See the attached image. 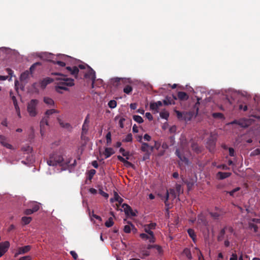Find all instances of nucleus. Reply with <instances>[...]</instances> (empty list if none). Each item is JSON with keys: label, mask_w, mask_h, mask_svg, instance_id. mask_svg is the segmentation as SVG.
<instances>
[{"label": "nucleus", "mask_w": 260, "mask_h": 260, "mask_svg": "<svg viewBox=\"0 0 260 260\" xmlns=\"http://www.w3.org/2000/svg\"><path fill=\"white\" fill-rule=\"evenodd\" d=\"M71 158L64 159L61 155L57 153H53L50 155L49 159L47 160V164L49 166H55L59 165L64 169H66L70 167H74L76 164V160L74 159L73 163L71 164Z\"/></svg>", "instance_id": "obj_1"}, {"label": "nucleus", "mask_w": 260, "mask_h": 260, "mask_svg": "<svg viewBox=\"0 0 260 260\" xmlns=\"http://www.w3.org/2000/svg\"><path fill=\"white\" fill-rule=\"evenodd\" d=\"M54 75H59L60 77L56 78V80L58 81L56 86V90L60 92L59 89L67 90V86H72L74 85V80L71 78H66L65 76L59 73H54Z\"/></svg>", "instance_id": "obj_2"}, {"label": "nucleus", "mask_w": 260, "mask_h": 260, "mask_svg": "<svg viewBox=\"0 0 260 260\" xmlns=\"http://www.w3.org/2000/svg\"><path fill=\"white\" fill-rule=\"evenodd\" d=\"M39 103V101L36 99H32L28 103L27 106V111L31 117H35L37 115L38 112L37 107Z\"/></svg>", "instance_id": "obj_3"}, {"label": "nucleus", "mask_w": 260, "mask_h": 260, "mask_svg": "<svg viewBox=\"0 0 260 260\" xmlns=\"http://www.w3.org/2000/svg\"><path fill=\"white\" fill-rule=\"evenodd\" d=\"M171 196L173 199H175L176 198V197L178 196L177 193L175 191L174 189L171 188L169 189V190H167L165 196L164 197V202L166 207H167L166 210L167 211H169L170 209V205L168 202V199L169 198V196Z\"/></svg>", "instance_id": "obj_4"}, {"label": "nucleus", "mask_w": 260, "mask_h": 260, "mask_svg": "<svg viewBox=\"0 0 260 260\" xmlns=\"http://www.w3.org/2000/svg\"><path fill=\"white\" fill-rule=\"evenodd\" d=\"M52 82H53V79H52L50 78L47 77V78H44L42 80L40 81L39 83H34L32 84V87L34 88H36V87L37 86H38V84H39L40 85V87L42 89H44V88H45V87H46V86L48 84L51 83Z\"/></svg>", "instance_id": "obj_5"}, {"label": "nucleus", "mask_w": 260, "mask_h": 260, "mask_svg": "<svg viewBox=\"0 0 260 260\" xmlns=\"http://www.w3.org/2000/svg\"><path fill=\"white\" fill-rule=\"evenodd\" d=\"M216 145V139L212 136H210L207 142V147L211 152H213L215 150Z\"/></svg>", "instance_id": "obj_6"}, {"label": "nucleus", "mask_w": 260, "mask_h": 260, "mask_svg": "<svg viewBox=\"0 0 260 260\" xmlns=\"http://www.w3.org/2000/svg\"><path fill=\"white\" fill-rule=\"evenodd\" d=\"M88 72L85 74L84 77L86 78H91L92 80V87H94V83L95 80L96 76H95V71L91 69L90 67L88 66Z\"/></svg>", "instance_id": "obj_7"}, {"label": "nucleus", "mask_w": 260, "mask_h": 260, "mask_svg": "<svg viewBox=\"0 0 260 260\" xmlns=\"http://www.w3.org/2000/svg\"><path fill=\"white\" fill-rule=\"evenodd\" d=\"M48 119L49 118L44 116L40 121V133L42 136L44 135L45 131V126H48Z\"/></svg>", "instance_id": "obj_8"}, {"label": "nucleus", "mask_w": 260, "mask_h": 260, "mask_svg": "<svg viewBox=\"0 0 260 260\" xmlns=\"http://www.w3.org/2000/svg\"><path fill=\"white\" fill-rule=\"evenodd\" d=\"M9 246L10 243L8 241L0 243V257L6 252Z\"/></svg>", "instance_id": "obj_9"}, {"label": "nucleus", "mask_w": 260, "mask_h": 260, "mask_svg": "<svg viewBox=\"0 0 260 260\" xmlns=\"http://www.w3.org/2000/svg\"><path fill=\"white\" fill-rule=\"evenodd\" d=\"M162 103L161 101L152 102L150 104V108L154 112V113H158L159 112L158 108L162 106Z\"/></svg>", "instance_id": "obj_10"}, {"label": "nucleus", "mask_w": 260, "mask_h": 260, "mask_svg": "<svg viewBox=\"0 0 260 260\" xmlns=\"http://www.w3.org/2000/svg\"><path fill=\"white\" fill-rule=\"evenodd\" d=\"M9 140L5 136L0 135V143L4 147L8 149H12L13 146L9 143Z\"/></svg>", "instance_id": "obj_11"}, {"label": "nucleus", "mask_w": 260, "mask_h": 260, "mask_svg": "<svg viewBox=\"0 0 260 260\" xmlns=\"http://www.w3.org/2000/svg\"><path fill=\"white\" fill-rule=\"evenodd\" d=\"M122 207L123 208L124 212L126 215H131L132 216H136V214L133 211L132 208L127 204H123Z\"/></svg>", "instance_id": "obj_12"}, {"label": "nucleus", "mask_w": 260, "mask_h": 260, "mask_svg": "<svg viewBox=\"0 0 260 260\" xmlns=\"http://www.w3.org/2000/svg\"><path fill=\"white\" fill-rule=\"evenodd\" d=\"M31 246L26 245L23 247H19L18 249V252L15 254V256L19 254H22L27 253L31 249Z\"/></svg>", "instance_id": "obj_13"}, {"label": "nucleus", "mask_w": 260, "mask_h": 260, "mask_svg": "<svg viewBox=\"0 0 260 260\" xmlns=\"http://www.w3.org/2000/svg\"><path fill=\"white\" fill-rule=\"evenodd\" d=\"M175 154L178 157L180 160L184 162L185 164L188 165V159L184 155L181 154L178 149H177L175 151Z\"/></svg>", "instance_id": "obj_14"}, {"label": "nucleus", "mask_w": 260, "mask_h": 260, "mask_svg": "<svg viewBox=\"0 0 260 260\" xmlns=\"http://www.w3.org/2000/svg\"><path fill=\"white\" fill-rule=\"evenodd\" d=\"M178 99L181 101H185L189 99V95L185 92L178 91L177 93Z\"/></svg>", "instance_id": "obj_15"}, {"label": "nucleus", "mask_w": 260, "mask_h": 260, "mask_svg": "<svg viewBox=\"0 0 260 260\" xmlns=\"http://www.w3.org/2000/svg\"><path fill=\"white\" fill-rule=\"evenodd\" d=\"M66 69L72 75H74L75 78H77L78 74L79 73V69L78 67L75 66L73 68L70 67H67Z\"/></svg>", "instance_id": "obj_16"}, {"label": "nucleus", "mask_w": 260, "mask_h": 260, "mask_svg": "<svg viewBox=\"0 0 260 260\" xmlns=\"http://www.w3.org/2000/svg\"><path fill=\"white\" fill-rule=\"evenodd\" d=\"M231 175V173L230 172H219L217 174V177L220 180H222L229 177Z\"/></svg>", "instance_id": "obj_17"}, {"label": "nucleus", "mask_w": 260, "mask_h": 260, "mask_svg": "<svg viewBox=\"0 0 260 260\" xmlns=\"http://www.w3.org/2000/svg\"><path fill=\"white\" fill-rule=\"evenodd\" d=\"M144 230L147 234H148V235L151 236V237H150V238L151 239V241L155 242V238L154 237V235L153 232L151 231V230L150 229H149L148 226H147L146 225H145L144 227Z\"/></svg>", "instance_id": "obj_18"}, {"label": "nucleus", "mask_w": 260, "mask_h": 260, "mask_svg": "<svg viewBox=\"0 0 260 260\" xmlns=\"http://www.w3.org/2000/svg\"><path fill=\"white\" fill-rule=\"evenodd\" d=\"M111 202H114V201L118 202L119 204H121L123 201L122 198H121L116 192H114V198L110 199Z\"/></svg>", "instance_id": "obj_19"}, {"label": "nucleus", "mask_w": 260, "mask_h": 260, "mask_svg": "<svg viewBox=\"0 0 260 260\" xmlns=\"http://www.w3.org/2000/svg\"><path fill=\"white\" fill-rule=\"evenodd\" d=\"M57 120L61 127L67 128L69 130H71L72 129V127L70 123L64 122L59 118H57Z\"/></svg>", "instance_id": "obj_20"}, {"label": "nucleus", "mask_w": 260, "mask_h": 260, "mask_svg": "<svg viewBox=\"0 0 260 260\" xmlns=\"http://www.w3.org/2000/svg\"><path fill=\"white\" fill-rule=\"evenodd\" d=\"M227 229V226H224L222 229H221L219 233L218 236H217V241L220 242L222 241L224 238V236L225 234V231Z\"/></svg>", "instance_id": "obj_21"}, {"label": "nucleus", "mask_w": 260, "mask_h": 260, "mask_svg": "<svg viewBox=\"0 0 260 260\" xmlns=\"http://www.w3.org/2000/svg\"><path fill=\"white\" fill-rule=\"evenodd\" d=\"M165 105H175V102H173V99H172L171 96H167L163 101Z\"/></svg>", "instance_id": "obj_22"}, {"label": "nucleus", "mask_w": 260, "mask_h": 260, "mask_svg": "<svg viewBox=\"0 0 260 260\" xmlns=\"http://www.w3.org/2000/svg\"><path fill=\"white\" fill-rule=\"evenodd\" d=\"M183 182L186 184L188 190L191 189L194 184V181L192 179H185L183 180Z\"/></svg>", "instance_id": "obj_23"}, {"label": "nucleus", "mask_w": 260, "mask_h": 260, "mask_svg": "<svg viewBox=\"0 0 260 260\" xmlns=\"http://www.w3.org/2000/svg\"><path fill=\"white\" fill-rule=\"evenodd\" d=\"M114 153L113 149L112 148H106L105 150L104 154L105 158H107L109 157Z\"/></svg>", "instance_id": "obj_24"}, {"label": "nucleus", "mask_w": 260, "mask_h": 260, "mask_svg": "<svg viewBox=\"0 0 260 260\" xmlns=\"http://www.w3.org/2000/svg\"><path fill=\"white\" fill-rule=\"evenodd\" d=\"M30 74H31V73L28 70L24 71L23 73H22L21 74L20 80L21 81L26 80L29 78Z\"/></svg>", "instance_id": "obj_25"}, {"label": "nucleus", "mask_w": 260, "mask_h": 260, "mask_svg": "<svg viewBox=\"0 0 260 260\" xmlns=\"http://www.w3.org/2000/svg\"><path fill=\"white\" fill-rule=\"evenodd\" d=\"M115 82L117 83V84L120 83V82L124 84H126L131 83V80L129 79L116 78L115 79Z\"/></svg>", "instance_id": "obj_26"}, {"label": "nucleus", "mask_w": 260, "mask_h": 260, "mask_svg": "<svg viewBox=\"0 0 260 260\" xmlns=\"http://www.w3.org/2000/svg\"><path fill=\"white\" fill-rule=\"evenodd\" d=\"M149 145L145 142H142V145L141 147V150L142 151L144 152H147L149 151Z\"/></svg>", "instance_id": "obj_27"}, {"label": "nucleus", "mask_w": 260, "mask_h": 260, "mask_svg": "<svg viewBox=\"0 0 260 260\" xmlns=\"http://www.w3.org/2000/svg\"><path fill=\"white\" fill-rule=\"evenodd\" d=\"M89 128V125L83 124L82 128L81 138H83V136L87 134Z\"/></svg>", "instance_id": "obj_28"}, {"label": "nucleus", "mask_w": 260, "mask_h": 260, "mask_svg": "<svg viewBox=\"0 0 260 260\" xmlns=\"http://www.w3.org/2000/svg\"><path fill=\"white\" fill-rule=\"evenodd\" d=\"M187 233H188L189 237L194 242L196 238V235L195 234L194 230L192 229H189L187 230Z\"/></svg>", "instance_id": "obj_29"}, {"label": "nucleus", "mask_w": 260, "mask_h": 260, "mask_svg": "<svg viewBox=\"0 0 260 260\" xmlns=\"http://www.w3.org/2000/svg\"><path fill=\"white\" fill-rule=\"evenodd\" d=\"M140 237L143 240H148L150 243H154V242L151 241V239L150 238L151 236L148 235V234L142 233L140 235Z\"/></svg>", "instance_id": "obj_30"}, {"label": "nucleus", "mask_w": 260, "mask_h": 260, "mask_svg": "<svg viewBox=\"0 0 260 260\" xmlns=\"http://www.w3.org/2000/svg\"><path fill=\"white\" fill-rule=\"evenodd\" d=\"M133 91V87L129 85H126L123 88V92L127 94H129Z\"/></svg>", "instance_id": "obj_31"}, {"label": "nucleus", "mask_w": 260, "mask_h": 260, "mask_svg": "<svg viewBox=\"0 0 260 260\" xmlns=\"http://www.w3.org/2000/svg\"><path fill=\"white\" fill-rule=\"evenodd\" d=\"M57 111L55 109H50L47 110L45 113V117H46L48 118H49V116L52 114L57 113Z\"/></svg>", "instance_id": "obj_32"}, {"label": "nucleus", "mask_w": 260, "mask_h": 260, "mask_svg": "<svg viewBox=\"0 0 260 260\" xmlns=\"http://www.w3.org/2000/svg\"><path fill=\"white\" fill-rule=\"evenodd\" d=\"M211 216L214 219H218L222 215V213L218 212H211L210 213Z\"/></svg>", "instance_id": "obj_33"}, {"label": "nucleus", "mask_w": 260, "mask_h": 260, "mask_svg": "<svg viewBox=\"0 0 260 260\" xmlns=\"http://www.w3.org/2000/svg\"><path fill=\"white\" fill-rule=\"evenodd\" d=\"M44 103L48 105H53L54 104V101L48 97H44L43 100Z\"/></svg>", "instance_id": "obj_34"}, {"label": "nucleus", "mask_w": 260, "mask_h": 260, "mask_svg": "<svg viewBox=\"0 0 260 260\" xmlns=\"http://www.w3.org/2000/svg\"><path fill=\"white\" fill-rule=\"evenodd\" d=\"M240 190V187H237L230 191H227V193H229L231 196L235 197L238 196V194L235 195V193Z\"/></svg>", "instance_id": "obj_35"}, {"label": "nucleus", "mask_w": 260, "mask_h": 260, "mask_svg": "<svg viewBox=\"0 0 260 260\" xmlns=\"http://www.w3.org/2000/svg\"><path fill=\"white\" fill-rule=\"evenodd\" d=\"M183 253L188 259H190L192 258L191 252L188 248H185Z\"/></svg>", "instance_id": "obj_36"}, {"label": "nucleus", "mask_w": 260, "mask_h": 260, "mask_svg": "<svg viewBox=\"0 0 260 260\" xmlns=\"http://www.w3.org/2000/svg\"><path fill=\"white\" fill-rule=\"evenodd\" d=\"M113 224L114 222L112 217L109 218L105 223V226L107 228L111 227L113 225Z\"/></svg>", "instance_id": "obj_37"}, {"label": "nucleus", "mask_w": 260, "mask_h": 260, "mask_svg": "<svg viewBox=\"0 0 260 260\" xmlns=\"http://www.w3.org/2000/svg\"><path fill=\"white\" fill-rule=\"evenodd\" d=\"M133 141V135L131 133L127 134L126 137L122 140L123 142H131Z\"/></svg>", "instance_id": "obj_38"}, {"label": "nucleus", "mask_w": 260, "mask_h": 260, "mask_svg": "<svg viewBox=\"0 0 260 260\" xmlns=\"http://www.w3.org/2000/svg\"><path fill=\"white\" fill-rule=\"evenodd\" d=\"M159 115L161 118L165 119H167L169 116V113L167 111H163L160 112Z\"/></svg>", "instance_id": "obj_39"}, {"label": "nucleus", "mask_w": 260, "mask_h": 260, "mask_svg": "<svg viewBox=\"0 0 260 260\" xmlns=\"http://www.w3.org/2000/svg\"><path fill=\"white\" fill-rule=\"evenodd\" d=\"M191 147L192 149L193 150H194L195 152H196L197 153H199L201 152L200 148H199V147L196 143H192L191 144Z\"/></svg>", "instance_id": "obj_40"}, {"label": "nucleus", "mask_w": 260, "mask_h": 260, "mask_svg": "<svg viewBox=\"0 0 260 260\" xmlns=\"http://www.w3.org/2000/svg\"><path fill=\"white\" fill-rule=\"evenodd\" d=\"M133 119L139 123H142L143 122V119L141 116L139 115H135L133 116Z\"/></svg>", "instance_id": "obj_41"}, {"label": "nucleus", "mask_w": 260, "mask_h": 260, "mask_svg": "<svg viewBox=\"0 0 260 260\" xmlns=\"http://www.w3.org/2000/svg\"><path fill=\"white\" fill-rule=\"evenodd\" d=\"M41 64V63L40 62H37L34 63L33 64H32L30 66V68H29V72L31 74H32L34 72V71H35V68H36V67L37 66H40Z\"/></svg>", "instance_id": "obj_42"}, {"label": "nucleus", "mask_w": 260, "mask_h": 260, "mask_svg": "<svg viewBox=\"0 0 260 260\" xmlns=\"http://www.w3.org/2000/svg\"><path fill=\"white\" fill-rule=\"evenodd\" d=\"M31 218L30 217H23L22 218V221L23 222L24 224H27L30 222L31 221Z\"/></svg>", "instance_id": "obj_43"}, {"label": "nucleus", "mask_w": 260, "mask_h": 260, "mask_svg": "<svg viewBox=\"0 0 260 260\" xmlns=\"http://www.w3.org/2000/svg\"><path fill=\"white\" fill-rule=\"evenodd\" d=\"M131 224H132L131 223H129L128 224L125 225L124 226L123 231L125 233L128 234L131 232V229L132 227V226H131Z\"/></svg>", "instance_id": "obj_44"}, {"label": "nucleus", "mask_w": 260, "mask_h": 260, "mask_svg": "<svg viewBox=\"0 0 260 260\" xmlns=\"http://www.w3.org/2000/svg\"><path fill=\"white\" fill-rule=\"evenodd\" d=\"M212 115L214 118L222 119L224 118V116L221 113H213Z\"/></svg>", "instance_id": "obj_45"}, {"label": "nucleus", "mask_w": 260, "mask_h": 260, "mask_svg": "<svg viewBox=\"0 0 260 260\" xmlns=\"http://www.w3.org/2000/svg\"><path fill=\"white\" fill-rule=\"evenodd\" d=\"M96 171L94 169L90 170L88 172V179L90 180H91L93 176L95 174Z\"/></svg>", "instance_id": "obj_46"}, {"label": "nucleus", "mask_w": 260, "mask_h": 260, "mask_svg": "<svg viewBox=\"0 0 260 260\" xmlns=\"http://www.w3.org/2000/svg\"><path fill=\"white\" fill-rule=\"evenodd\" d=\"M175 191L178 194V196H179V194L183 192V190L181 188V186L180 184H176V187H175Z\"/></svg>", "instance_id": "obj_47"}, {"label": "nucleus", "mask_w": 260, "mask_h": 260, "mask_svg": "<svg viewBox=\"0 0 260 260\" xmlns=\"http://www.w3.org/2000/svg\"><path fill=\"white\" fill-rule=\"evenodd\" d=\"M108 106L110 108H114L117 106V102L115 100H111L108 103Z\"/></svg>", "instance_id": "obj_48"}, {"label": "nucleus", "mask_w": 260, "mask_h": 260, "mask_svg": "<svg viewBox=\"0 0 260 260\" xmlns=\"http://www.w3.org/2000/svg\"><path fill=\"white\" fill-rule=\"evenodd\" d=\"M150 154H151L150 152H145V154H144V155L143 156L142 160L144 161V160L149 159Z\"/></svg>", "instance_id": "obj_49"}, {"label": "nucleus", "mask_w": 260, "mask_h": 260, "mask_svg": "<svg viewBox=\"0 0 260 260\" xmlns=\"http://www.w3.org/2000/svg\"><path fill=\"white\" fill-rule=\"evenodd\" d=\"M39 208H40L39 205L37 203H36V202H35V203L34 204L31 209L32 210V211H34V212H36L39 210Z\"/></svg>", "instance_id": "obj_50"}, {"label": "nucleus", "mask_w": 260, "mask_h": 260, "mask_svg": "<svg viewBox=\"0 0 260 260\" xmlns=\"http://www.w3.org/2000/svg\"><path fill=\"white\" fill-rule=\"evenodd\" d=\"M198 221L199 222H202L204 225H206L207 223V221L205 220V218L201 215L198 216Z\"/></svg>", "instance_id": "obj_51"}, {"label": "nucleus", "mask_w": 260, "mask_h": 260, "mask_svg": "<svg viewBox=\"0 0 260 260\" xmlns=\"http://www.w3.org/2000/svg\"><path fill=\"white\" fill-rule=\"evenodd\" d=\"M12 100L13 101V104H14V106L15 107V109H18V103H17V100H16V98L15 96H12Z\"/></svg>", "instance_id": "obj_52"}, {"label": "nucleus", "mask_w": 260, "mask_h": 260, "mask_svg": "<svg viewBox=\"0 0 260 260\" xmlns=\"http://www.w3.org/2000/svg\"><path fill=\"white\" fill-rule=\"evenodd\" d=\"M217 168L218 169H220L224 170H227L230 169L229 167H228L227 166L224 164L218 165L217 166Z\"/></svg>", "instance_id": "obj_53"}, {"label": "nucleus", "mask_w": 260, "mask_h": 260, "mask_svg": "<svg viewBox=\"0 0 260 260\" xmlns=\"http://www.w3.org/2000/svg\"><path fill=\"white\" fill-rule=\"evenodd\" d=\"M106 140H107V143L109 144L111 143V135L110 132H109L106 135Z\"/></svg>", "instance_id": "obj_54"}, {"label": "nucleus", "mask_w": 260, "mask_h": 260, "mask_svg": "<svg viewBox=\"0 0 260 260\" xmlns=\"http://www.w3.org/2000/svg\"><path fill=\"white\" fill-rule=\"evenodd\" d=\"M22 150L24 151H26V152H27L28 153V152H31L32 150V148L30 146H26L25 147H23L22 148Z\"/></svg>", "instance_id": "obj_55"}, {"label": "nucleus", "mask_w": 260, "mask_h": 260, "mask_svg": "<svg viewBox=\"0 0 260 260\" xmlns=\"http://www.w3.org/2000/svg\"><path fill=\"white\" fill-rule=\"evenodd\" d=\"M146 225L152 230L155 229L156 224L154 222H152L149 224H146Z\"/></svg>", "instance_id": "obj_56"}, {"label": "nucleus", "mask_w": 260, "mask_h": 260, "mask_svg": "<svg viewBox=\"0 0 260 260\" xmlns=\"http://www.w3.org/2000/svg\"><path fill=\"white\" fill-rule=\"evenodd\" d=\"M125 119L124 118H121L119 121V126L121 127V128H123L124 127V124H123V122L124 121H125Z\"/></svg>", "instance_id": "obj_57"}, {"label": "nucleus", "mask_w": 260, "mask_h": 260, "mask_svg": "<svg viewBox=\"0 0 260 260\" xmlns=\"http://www.w3.org/2000/svg\"><path fill=\"white\" fill-rule=\"evenodd\" d=\"M251 154L252 155H259L260 154V149L257 148V149H255L254 150H253Z\"/></svg>", "instance_id": "obj_58"}, {"label": "nucleus", "mask_w": 260, "mask_h": 260, "mask_svg": "<svg viewBox=\"0 0 260 260\" xmlns=\"http://www.w3.org/2000/svg\"><path fill=\"white\" fill-rule=\"evenodd\" d=\"M124 166L126 167H131V168H133L134 165L131 163V162L127 161V160H126V161L124 162Z\"/></svg>", "instance_id": "obj_59"}, {"label": "nucleus", "mask_w": 260, "mask_h": 260, "mask_svg": "<svg viewBox=\"0 0 260 260\" xmlns=\"http://www.w3.org/2000/svg\"><path fill=\"white\" fill-rule=\"evenodd\" d=\"M54 64H56L59 65L61 67H64L66 66V63L61 61H53Z\"/></svg>", "instance_id": "obj_60"}, {"label": "nucleus", "mask_w": 260, "mask_h": 260, "mask_svg": "<svg viewBox=\"0 0 260 260\" xmlns=\"http://www.w3.org/2000/svg\"><path fill=\"white\" fill-rule=\"evenodd\" d=\"M34 213V212L32 211L31 209H27L24 211V214L26 215H30Z\"/></svg>", "instance_id": "obj_61"}, {"label": "nucleus", "mask_w": 260, "mask_h": 260, "mask_svg": "<svg viewBox=\"0 0 260 260\" xmlns=\"http://www.w3.org/2000/svg\"><path fill=\"white\" fill-rule=\"evenodd\" d=\"M229 155L231 156H235V150H234V149L233 148L230 147V148H229Z\"/></svg>", "instance_id": "obj_62"}, {"label": "nucleus", "mask_w": 260, "mask_h": 260, "mask_svg": "<svg viewBox=\"0 0 260 260\" xmlns=\"http://www.w3.org/2000/svg\"><path fill=\"white\" fill-rule=\"evenodd\" d=\"M238 259V256L236 253H233L231 257L230 258V260H237Z\"/></svg>", "instance_id": "obj_63"}, {"label": "nucleus", "mask_w": 260, "mask_h": 260, "mask_svg": "<svg viewBox=\"0 0 260 260\" xmlns=\"http://www.w3.org/2000/svg\"><path fill=\"white\" fill-rule=\"evenodd\" d=\"M19 260H31V258L29 256H24L20 257Z\"/></svg>", "instance_id": "obj_64"}]
</instances>
